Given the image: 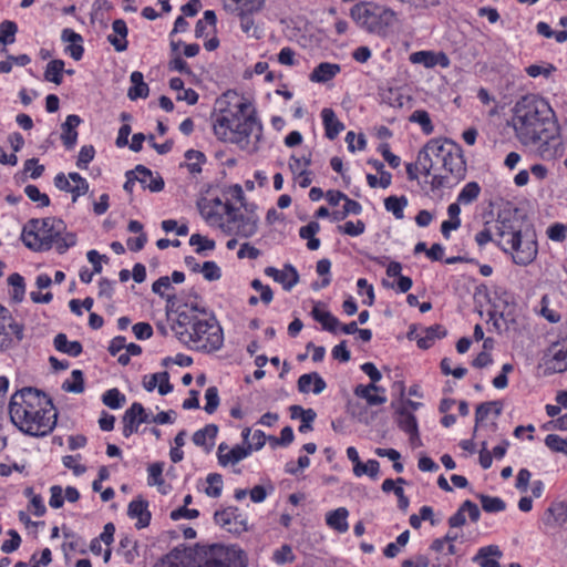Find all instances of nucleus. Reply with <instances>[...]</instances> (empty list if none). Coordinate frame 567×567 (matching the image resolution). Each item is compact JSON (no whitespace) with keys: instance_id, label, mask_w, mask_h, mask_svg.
Here are the masks:
<instances>
[{"instance_id":"nucleus-1","label":"nucleus","mask_w":567,"mask_h":567,"mask_svg":"<svg viewBox=\"0 0 567 567\" xmlns=\"http://www.w3.org/2000/svg\"><path fill=\"white\" fill-rule=\"evenodd\" d=\"M511 125L517 140L534 148L543 161L561 157L565 151L561 128L550 103L539 94H526L512 110Z\"/></svg>"},{"instance_id":"nucleus-2","label":"nucleus","mask_w":567,"mask_h":567,"mask_svg":"<svg viewBox=\"0 0 567 567\" xmlns=\"http://www.w3.org/2000/svg\"><path fill=\"white\" fill-rule=\"evenodd\" d=\"M243 204L245 193L239 184L226 188L221 196H207L198 202L202 217L207 225L220 229L226 235L248 238L256 234L257 223L243 214L240 207L231 203Z\"/></svg>"},{"instance_id":"nucleus-3","label":"nucleus","mask_w":567,"mask_h":567,"mask_svg":"<svg viewBox=\"0 0 567 567\" xmlns=\"http://www.w3.org/2000/svg\"><path fill=\"white\" fill-rule=\"evenodd\" d=\"M419 164L431 177L430 189L439 190L449 184V177L455 182L466 176L467 165L461 145L450 138L434 137L419 151Z\"/></svg>"},{"instance_id":"nucleus-4","label":"nucleus","mask_w":567,"mask_h":567,"mask_svg":"<svg viewBox=\"0 0 567 567\" xmlns=\"http://www.w3.org/2000/svg\"><path fill=\"white\" fill-rule=\"evenodd\" d=\"M9 414L12 423L30 436L50 434L58 419L51 399L33 388H23L11 396Z\"/></svg>"},{"instance_id":"nucleus-5","label":"nucleus","mask_w":567,"mask_h":567,"mask_svg":"<svg viewBox=\"0 0 567 567\" xmlns=\"http://www.w3.org/2000/svg\"><path fill=\"white\" fill-rule=\"evenodd\" d=\"M176 338L192 351L213 353L224 344V332L214 313L192 308L181 311L172 327Z\"/></svg>"},{"instance_id":"nucleus-6","label":"nucleus","mask_w":567,"mask_h":567,"mask_svg":"<svg viewBox=\"0 0 567 567\" xmlns=\"http://www.w3.org/2000/svg\"><path fill=\"white\" fill-rule=\"evenodd\" d=\"M21 238L23 244L33 251H48L55 248L59 254L66 252L78 243L76 235L66 231L65 223L56 217L30 219L22 229Z\"/></svg>"},{"instance_id":"nucleus-7","label":"nucleus","mask_w":567,"mask_h":567,"mask_svg":"<svg viewBox=\"0 0 567 567\" xmlns=\"http://www.w3.org/2000/svg\"><path fill=\"white\" fill-rule=\"evenodd\" d=\"M214 134L219 141L236 144L249 153L258 150L262 126L254 115L245 116L243 104L237 112L223 110L213 124Z\"/></svg>"},{"instance_id":"nucleus-8","label":"nucleus","mask_w":567,"mask_h":567,"mask_svg":"<svg viewBox=\"0 0 567 567\" xmlns=\"http://www.w3.org/2000/svg\"><path fill=\"white\" fill-rule=\"evenodd\" d=\"M495 245L505 254H511L513 262L518 266L532 264L538 252L537 241L523 236L517 220L511 218L495 220Z\"/></svg>"},{"instance_id":"nucleus-9","label":"nucleus","mask_w":567,"mask_h":567,"mask_svg":"<svg viewBox=\"0 0 567 567\" xmlns=\"http://www.w3.org/2000/svg\"><path fill=\"white\" fill-rule=\"evenodd\" d=\"M154 567H187L183 563L163 559ZM193 567H247V557L237 546L214 544L196 551Z\"/></svg>"},{"instance_id":"nucleus-10","label":"nucleus","mask_w":567,"mask_h":567,"mask_svg":"<svg viewBox=\"0 0 567 567\" xmlns=\"http://www.w3.org/2000/svg\"><path fill=\"white\" fill-rule=\"evenodd\" d=\"M350 17L364 31L385 37L396 13L392 9L372 1H361L351 8Z\"/></svg>"},{"instance_id":"nucleus-11","label":"nucleus","mask_w":567,"mask_h":567,"mask_svg":"<svg viewBox=\"0 0 567 567\" xmlns=\"http://www.w3.org/2000/svg\"><path fill=\"white\" fill-rule=\"evenodd\" d=\"M24 327L0 305V352L17 347L23 339Z\"/></svg>"},{"instance_id":"nucleus-12","label":"nucleus","mask_w":567,"mask_h":567,"mask_svg":"<svg viewBox=\"0 0 567 567\" xmlns=\"http://www.w3.org/2000/svg\"><path fill=\"white\" fill-rule=\"evenodd\" d=\"M214 519L217 525L233 534H241L248 528L247 516L236 506L216 511Z\"/></svg>"},{"instance_id":"nucleus-13","label":"nucleus","mask_w":567,"mask_h":567,"mask_svg":"<svg viewBox=\"0 0 567 567\" xmlns=\"http://www.w3.org/2000/svg\"><path fill=\"white\" fill-rule=\"evenodd\" d=\"M54 186L63 192L72 194V202H76L80 196L89 192V182L76 172H71L66 176L59 173L54 177Z\"/></svg>"},{"instance_id":"nucleus-14","label":"nucleus","mask_w":567,"mask_h":567,"mask_svg":"<svg viewBox=\"0 0 567 567\" xmlns=\"http://www.w3.org/2000/svg\"><path fill=\"white\" fill-rule=\"evenodd\" d=\"M409 60L412 64H421L426 69L440 66L447 69L451 60L443 51L421 50L410 54Z\"/></svg>"},{"instance_id":"nucleus-15","label":"nucleus","mask_w":567,"mask_h":567,"mask_svg":"<svg viewBox=\"0 0 567 567\" xmlns=\"http://www.w3.org/2000/svg\"><path fill=\"white\" fill-rule=\"evenodd\" d=\"M264 274L280 284L286 291H290L300 279L298 270L291 264H285L282 269L272 266L266 267Z\"/></svg>"},{"instance_id":"nucleus-16","label":"nucleus","mask_w":567,"mask_h":567,"mask_svg":"<svg viewBox=\"0 0 567 567\" xmlns=\"http://www.w3.org/2000/svg\"><path fill=\"white\" fill-rule=\"evenodd\" d=\"M252 445H235L229 447L226 443H220L217 449L218 464L223 467L235 465L250 455Z\"/></svg>"},{"instance_id":"nucleus-17","label":"nucleus","mask_w":567,"mask_h":567,"mask_svg":"<svg viewBox=\"0 0 567 567\" xmlns=\"http://www.w3.org/2000/svg\"><path fill=\"white\" fill-rule=\"evenodd\" d=\"M540 523L546 530L560 528L567 523V503L553 502L544 512Z\"/></svg>"},{"instance_id":"nucleus-18","label":"nucleus","mask_w":567,"mask_h":567,"mask_svg":"<svg viewBox=\"0 0 567 567\" xmlns=\"http://www.w3.org/2000/svg\"><path fill=\"white\" fill-rule=\"evenodd\" d=\"M545 367L550 373L567 371V340L556 342L549 348V357L545 361Z\"/></svg>"},{"instance_id":"nucleus-19","label":"nucleus","mask_w":567,"mask_h":567,"mask_svg":"<svg viewBox=\"0 0 567 567\" xmlns=\"http://www.w3.org/2000/svg\"><path fill=\"white\" fill-rule=\"evenodd\" d=\"M396 423L399 429L409 435L411 445L417 446L421 444L417 420L412 412L401 408L398 411Z\"/></svg>"},{"instance_id":"nucleus-20","label":"nucleus","mask_w":567,"mask_h":567,"mask_svg":"<svg viewBox=\"0 0 567 567\" xmlns=\"http://www.w3.org/2000/svg\"><path fill=\"white\" fill-rule=\"evenodd\" d=\"M262 10L264 8H252L250 11L243 10L231 13V16L239 20V27L243 33H245L248 38L258 40L261 38V30L256 24L254 17Z\"/></svg>"},{"instance_id":"nucleus-21","label":"nucleus","mask_w":567,"mask_h":567,"mask_svg":"<svg viewBox=\"0 0 567 567\" xmlns=\"http://www.w3.org/2000/svg\"><path fill=\"white\" fill-rule=\"evenodd\" d=\"M135 179L141 184L144 189H150L151 192H161L164 188V179L158 173H153L150 168L137 165L134 171H132Z\"/></svg>"},{"instance_id":"nucleus-22","label":"nucleus","mask_w":567,"mask_h":567,"mask_svg":"<svg viewBox=\"0 0 567 567\" xmlns=\"http://www.w3.org/2000/svg\"><path fill=\"white\" fill-rule=\"evenodd\" d=\"M127 515L132 519H136L135 527L137 529L145 528L151 523V512L148 511V502L138 497L130 502Z\"/></svg>"},{"instance_id":"nucleus-23","label":"nucleus","mask_w":567,"mask_h":567,"mask_svg":"<svg viewBox=\"0 0 567 567\" xmlns=\"http://www.w3.org/2000/svg\"><path fill=\"white\" fill-rule=\"evenodd\" d=\"M385 390L373 383L370 384H358L353 389V393L357 398L364 399L370 406L381 405L386 402L384 395Z\"/></svg>"},{"instance_id":"nucleus-24","label":"nucleus","mask_w":567,"mask_h":567,"mask_svg":"<svg viewBox=\"0 0 567 567\" xmlns=\"http://www.w3.org/2000/svg\"><path fill=\"white\" fill-rule=\"evenodd\" d=\"M465 513L468 514L472 522H477L481 517L478 506L470 499H466L460 508L449 518L451 528L461 527L466 523Z\"/></svg>"},{"instance_id":"nucleus-25","label":"nucleus","mask_w":567,"mask_h":567,"mask_svg":"<svg viewBox=\"0 0 567 567\" xmlns=\"http://www.w3.org/2000/svg\"><path fill=\"white\" fill-rule=\"evenodd\" d=\"M143 413V404L140 402H134L132 405L125 411L122 422L123 430L122 434L124 437L128 439L131 435L138 431L141 425L140 415Z\"/></svg>"},{"instance_id":"nucleus-26","label":"nucleus","mask_w":567,"mask_h":567,"mask_svg":"<svg viewBox=\"0 0 567 567\" xmlns=\"http://www.w3.org/2000/svg\"><path fill=\"white\" fill-rule=\"evenodd\" d=\"M143 386L148 392L157 388L161 395H166L173 391V384L169 382V374L166 371L145 375Z\"/></svg>"},{"instance_id":"nucleus-27","label":"nucleus","mask_w":567,"mask_h":567,"mask_svg":"<svg viewBox=\"0 0 567 567\" xmlns=\"http://www.w3.org/2000/svg\"><path fill=\"white\" fill-rule=\"evenodd\" d=\"M322 125L324 136L333 141L344 130V124L337 117L336 112L331 107H324L321 111Z\"/></svg>"},{"instance_id":"nucleus-28","label":"nucleus","mask_w":567,"mask_h":567,"mask_svg":"<svg viewBox=\"0 0 567 567\" xmlns=\"http://www.w3.org/2000/svg\"><path fill=\"white\" fill-rule=\"evenodd\" d=\"M297 384L298 390L301 393L312 392L313 394H320L327 388L326 381L317 372L305 373L300 375Z\"/></svg>"},{"instance_id":"nucleus-29","label":"nucleus","mask_w":567,"mask_h":567,"mask_svg":"<svg viewBox=\"0 0 567 567\" xmlns=\"http://www.w3.org/2000/svg\"><path fill=\"white\" fill-rule=\"evenodd\" d=\"M82 120L76 114H70L66 116L65 122L62 124L61 140L65 148L71 150L75 146L78 141V126Z\"/></svg>"},{"instance_id":"nucleus-30","label":"nucleus","mask_w":567,"mask_h":567,"mask_svg":"<svg viewBox=\"0 0 567 567\" xmlns=\"http://www.w3.org/2000/svg\"><path fill=\"white\" fill-rule=\"evenodd\" d=\"M62 40L70 44L65 48V52L75 61H80L84 54V48L82 45L83 38L80 33L72 29H64L61 35Z\"/></svg>"},{"instance_id":"nucleus-31","label":"nucleus","mask_w":567,"mask_h":567,"mask_svg":"<svg viewBox=\"0 0 567 567\" xmlns=\"http://www.w3.org/2000/svg\"><path fill=\"white\" fill-rule=\"evenodd\" d=\"M501 556L502 551L497 545H488L477 550L476 555L473 557V561L481 567H501L497 560Z\"/></svg>"},{"instance_id":"nucleus-32","label":"nucleus","mask_w":567,"mask_h":567,"mask_svg":"<svg viewBox=\"0 0 567 567\" xmlns=\"http://www.w3.org/2000/svg\"><path fill=\"white\" fill-rule=\"evenodd\" d=\"M341 68L337 63L321 62L310 73L309 79L315 83H327L340 73Z\"/></svg>"},{"instance_id":"nucleus-33","label":"nucleus","mask_w":567,"mask_h":567,"mask_svg":"<svg viewBox=\"0 0 567 567\" xmlns=\"http://www.w3.org/2000/svg\"><path fill=\"white\" fill-rule=\"evenodd\" d=\"M112 30L114 34H110L107 40L114 47L115 51L122 52L127 49V25L126 22L122 19H116L112 23Z\"/></svg>"},{"instance_id":"nucleus-34","label":"nucleus","mask_w":567,"mask_h":567,"mask_svg":"<svg viewBox=\"0 0 567 567\" xmlns=\"http://www.w3.org/2000/svg\"><path fill=\"white\" fill-rule=\"evenodd\" d=\"M313 320L322 326V329L331 333H337L340 321L329 310L316 305L311 310Z\"/></svg>"},{"instance_id":"nucleus-35","label":"nucleus","mask_w":567,"mask_h":567,"mask_svg":"<svg viewBox=\"0 0 567 567\" xmlns=\"http://www.w3.org/2000/svg\"><path fill=\"white\" fill-rule=\"evenodd\" d=\"M218 433V426L215 424H207L203 429L193 434V442L195 445L204 447L207 452L210 451L215 444V439Z\"/></svg>"},{"instance_id":"nucleus-36","label":"nucleus","mask_w":567,"mask_h":567,"mask_svg":"<svg viewBox=\"0 0 567 567\" xmlns=\"http://www.w3.org/2000/svg\"><path fill=\"white\" fill-rule=\"evenodd\" d=\"M349 512L346 507H339L337 509L330 511L326 515V524L333 530L343 534L348 532Z\"/></svg>"},{"instance_id":"nucleus-37","label":"nucleus","mask_w":567,"mask_h":567,"mask_svg":"<svg viewBox=\"0 0 567 567\" xmlns=\"http://www.w3.org/2000/svg\"><path fill=\"white\" fill-rule=\"evenodd\" d=\"M290 412L292 419L301 420V424L298 427L300 433H307L312 430L311 423L317 416V413L312 409H303L300 405H292L290 408Z\"/></svg>"},{"instance_id":"nucleus-38","label":"nucleus","mask_w":567,"mask_h":567,"mask_svg":"<svg viewBox=\"0 0 567 567\" xmlns=\"http://www.w3.org/2000/svg\"><path fill=\"white\" fill-rule=\"evenodd\" d=\"M53 343L54 348L59 352L66 353L73 358L79 357L83 351V347L80 341H69L64 333L56 334Z\"/></svg>"},{"instance_id":"nucleus-39","label":"nucleus","mask_w":567,"mask_h":567,"mask_svg":"<svg viewBox=\"0 0 567 567\" xmlns=\"http://www.w3.org/2000/svg\"><path fill=\"white\" fill-rule=\"evenodd\" d=\"M224 10L231 14L243 10H251L252 8H265L266 0H220Z\"/></svg>"},{"instance_id":"nucleus-40","label":"nucleus","mask_w":567,"mask_h":567,"mask_svg":"<svg viewBox=\"0 0 567 567\" xmlns=\"http://www.w3.org/2000/svg\"><path fill=\"white\" fill-rule=\"evenodd\" d=\"M116 553L125 563L132 564L138 556L136 540L128 535L122 536Z\"/></svg>"},{"instance_id":"nucleus-41","label":"nucleus","mask_w":567,"mask_h":567,"mask_svg":"<svg viewBox=\"0 0 567 567\" xmlns=\"http://www.w3.org/2000/svg\"><path fill=\"white\" fill-rule=\"evenodd\" d=\"M320 230L318 221H309L307 225L300 227L299 236L307 240V248L309 250H317L320 247V239L316 235Z\"/></svg>"},{"instance_id":"nucleus-42","label":"nucleus","mask_w":567,"mask_h":567,"mask_svg":"<svg viewBox=\"0 0 567 567\" xmlns=\"http://www.w3.org/2000/svg\"><path fill=\"white\" fill-rule=\"evenodd\" d=\"M132 86L128 90V97L131 100L144 99L148 95V85L143 80V74L138 71H134L131 74Z\"/></svg>"},{"instance_id":"nucleus-43","label":"nucleus","mask_w":567,"mask_h":567,"mask_svg":"<svg viewBox=\"0 0 567 567\" xmlns=\"http://www.w3.org/2000/svg\"><path fill=\"white\" fill-rule=\"evenodd\" d=\"M64 65L63 60H51L44 71L45 81L60 85L63 81Z\"/></svg>"},{"instance_id":"nucleus-44","label":"nucleus","mask_w":567,"mask_h":567,"mask_svg":"<svg viewBox=\"0 0 567 567\" xmlns=\"http://www.w3.org/2000/svg\"><path fill=\"white\" fill-rule=\"evenodd\" d=\"M494 413L496 416L502 413V404L498 401L483 402L475 410V425L483 423L487 416Z\"/></svg>"},{"instance_id":"nucleus-45","label":"nucleus","mask_w":567,"mask_h":567,"mask_svg":"<svg viewBox=\"0 0 567 567\" xmlns=\"http://www.w3.org/2000/svg\"><path fill=\"white\" fill-rule=\"evenodd\" d=\"M186 163L188 172L192 175H197L202 173V166L206 163V156L203 152L196 150H188L185 153Z\"/></svg>"},{"instance_id":"nucleus-46","label":"nucleus","mask_w":567,"mask_h":567,"mask_svg":"<svg viewBox=\"0 0 567 567\" xmlns=\"http://www.w3.org/2000/svg\"><path fill=\"white\" fill-rule=\"evenodd\" d=\"M481 190V186L477 182H468L460 190L456 199L458 204L471 205L480 197Z\"/></svg>"},{"instance_id":"nucleus-47","label":"nucleus","mask_w":567,"mask_h":567,"mask_svg":"<svg viewBox=\"0 0 567 567\" xmlns=\"http://www.w3.org/2000/svg\"><path fill=\"white\" fill-rule=\"evenodd\" d=\"M408 206V198L405 196H389L384 199V207L388 212L392 213L396 219L404 218V208Z\"/></svg>"},{"instance_id":"nucleus-48","label":"nucleus","mask_w":567,"mask_h":567,"mask_svg":"<svg viewBox=\"0 0 567 567\" xmlns=\"http://www.w3.org/2000/svg\"><path fill=\"white\" fill-rule=\"evenodd\" d=\"M207 486L204 492L212 498H218L221 495L224 481L221 474L209 473L206 477Z\"/></svg>"},{"instance_id":"nucleus-49","label":"nucleus","mask_w":567,"mask_h":567,"mask_svg":"<svg viewBox=\"0 0 567 567\" xmlns=\"http://www.w3.org/2000/svg\"><path fill=\"white\" fill-rule=\"evenodd\" d=\"M102 402L107 408L117 410L125 404L126 398L117 388H113L103 393Z\"/></svg>"},{"instance_id":"nucleus-50","label":"nucleus","mask_w":567,"mask_h":567,"mask_svg":"<svg viewBox=\"0 0 567 567\" xmlns=\"http://www.w3.org/2000/svg\"><path fill=\"white\" fill-rule=\"evenodd\" d=\"M62 389L70 393H82L84 391V377L81 370H73L71 378L65 380Z\"/></svg>"},{"instance_id":"nucleus-51","label":"nucleus","mask_w":567,"mask_h":567,"mask_svg":"<svg viewBox=\"0 0 567 567\" xmlns=\"http://www.w3.org/2000/svg\"><path fill=\"white\" fill-rule=\"evenodd\" d=\"M474 239L480 248H484L488 243L495 244V220L486 221Z\"/></svg>"},{"instance_id":"nucleus-52","label":"nucleus","mask_w":567,"mask_h":567,"mask_svg":"<svg viewBox=\"0 0 567 567\" xmlns=\"http://www.w3.org/2000/svg\"><path fill=\"white\" fill-rule=\"evenodd\" d=\"M410 122L417 123L425 135H430L434 131V125L432 123L430 114L425 110H415L410 115Z\"/></svg>"},{"instance_id":"nucleus-53","label":"nucleus","mask_w":567,"mask_h":567,"mask_svg":"<svg viewBox=\"0 0 567 567\" xmlns=\"http://www.w3.org/2000/svg\"><path fill=\"white\" fill-rule=\"evenodd\" d=\"M481 505L486 513H499L505 511L506 503L497 496L480 495Z\"/></svg>"},{"instance_id":"nucleus-54","label":"nucleus","mask_w":567,"mask_h":567,"mask_svg":"<svg viewBox=\"0 0 567 567\" xmlns=\"http://www.w3.org/2000/svg\"><path fill=\"white\" fill-rule=\"evenodd\" d=\"M8 284L12 288L13 299L16 301H21L25 293L24 278L20 274L14 272L8 277Z\"/></svg>"},{"instance_id":"nucleus-55","label":"nucleus","mask_w":567,"mask_h":567,"mask_svg":"<svg viewBox=\"0 0 567 567\" xmlns=\"http://www.w3.org/2000/svg\"><path fill=\"white\" fill-rule=\"evenodd\" d=\"M24 194L31 202L37 203L39 207H48L50 205V197L45 193L40 192L35 185H27Z\"/></svg>"},{"instance_id":"nucleus-56","label":"nucleus","mask_w":567,"mask_h":567,"mask_svg":"<svg viewBox=\"0 0 567 567\" xmlns=\"http://www.w3.org/2000/svg\"><path fill=\"white\" fill-rule=\"evenodd\" d=\"M331 261L328 258H322L317 262L316 271L322 277L321 284L313 286L315 289L326 288L331 282Z\"/></svg>"},{"instance_id":"nucleus-57","label":"nucleus","mask_w":567,"mask_h":567,"mask_svg":"<svg viewBox=\"0 0 567 567\" xmlns=\"http://www.w3.org/2000/svg\"><path fill=\"white\" fill-rule=\"evenodd\" d=\"M18 31V25L13 21L6 20L0 24V43L2 44H11L16 40V33Z\"/></svg>"},{"instance_id":"nucleus-58","label":"nucleus","mask_w":567,"mask_h":567,"mask_svg":"<svg viewBox=\"0 0 567 567\" xmlns=\"http://www.w3.org/2000/svg\"><path fill=\"white\" fill-rule=\"evenodd\" d=\"M216 23H217V17H216L215 11L206 10L204 12L203 19H199L195 25V35L197 38H202L205 34L207 25L215 28Z\"/></svg>"},{"instance_id":"nucleus-59","label":"nucleus","mask_w":567,"mask_h":567,"mask_svg":"<svg viewBox=\"0 0 567 567\" xmlns=\"http://www.w3.org/2000/svg\"><path fill=\"white\" fill-rule=\"evenodd\" d=\"M545 445L555 453H561L567 456V439L557 434H548L545 437Z\"/></svg>"},{"instance_id":"nucleus-60","label":"nucleus","mask_w":567,"mask_h":567,"mask_svg":"<svg viewBox=\"0 0 567 567\" xmlns=\"http://www.w3.org/2000/svg\"><path fill=\"white\" fill-rule=\"evenodd\" d=\"M295 559H296V556L292 551V548L290 545H287V544L277 548L272 554V561L280 566L288 564V563H292Z\"/></svg>"},{"instance_id":"nucleus-61","label":"nucleus","mask_w":567,"mask_h":567,"mask_svg":"<svg viewBox=\"0 0 567 567\" xmlns=\"http://www.w3.org/2000/svg\"><path fill=\"white\" fill-rule=\"evenodd\" d=\"M163 470H164V466H163V463H161V462L152 463L147 467V484L150 486H154V485L161 486L164 483Z\"/></svg>"},{"instance_id":"nucleus-62","label":"nucleus","mask_w":567,"mask_h":567,"mask_svg":"<svg viewBox=\"0 0 567 567\" xmlns=\"http://www.w3.org/2000/svg\"><path fill=\"white\" fill-rule=\"evenodd\" d=\"M277 61L281 65L296 66L299 64L296 51L290 47H284L277 54Z\"/></svg>"},{"instance_id":"nucleus-63","label":"nucleus","mask_w":567,"mask_h":567,"mask_svg":"<svg viewBox=\"0 0 567 567\" xmlns=\"http://www.w3.org/2000/svg\"><path fill=\"white\" fill-rule=\"evenodd\" d=\"M339 231L351 237H357L365 231V225L362 220L346 221L343 225L338 227Z\"/></svg>"},{"instance_id":"nucleus-64","label":"nucleus","mask_w":567,"mask_h":567,"mask_svg":"<svg viewBox=\"0 0 567 567\" xmlns=\"http://www.w3.org/2000/svg\"><path fill=\"white\" fill-rule=\"evenodd\" d=\"M547 236L550 240L561 243L567 238V225L555 223L547 228Z\"/></svg>"}]
</instances>
